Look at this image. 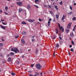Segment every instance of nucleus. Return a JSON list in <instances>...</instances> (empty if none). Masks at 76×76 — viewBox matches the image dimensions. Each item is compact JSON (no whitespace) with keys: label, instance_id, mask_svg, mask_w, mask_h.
Masks as SVG:
<instances>
[{"label":"nucleus","instance_id":"1","mask_svg":"<svg viewBox=\"0 0 76 76\" xmlns=\"http://www.w3.org/2000/svg\"><path fill=\"white\" fill-rule=\"evenodd\" d=\"M11 51H14L15 52V53H17V52H18V53H19V50H18V48H13L11 50Z\"/></svg>","mask_w":76,"mask_h":76},{"label":"nucleus","instance_id":"2","mask_svg":"<svg viewBox=\"0 0 76 76\" xmlns=\"http://www.w3.org/2000/svg\"><path fill=\"white\" fill-rule=\"evenodd\" d=\"M36 66L37 69H40L41 67H42V66H41L40 64H37L36 65Z\"/></svg>","mask_w":76,"mask_h":76},{"label":"nucleus","instance_id":"3","mask_svg":"<svg viewBox=\"0 0 76 76\" xmlns=\"http://www.w3.org/2000/svg\"><path fill=\"white\" fill-rule=\"evenodd\" d=\"M58 27L60 29L62 30V32H64V28H63V26H60V23H58Z\"/></svg>","mask_w":76,"mask_h":76},{"label":"nucleus","instance_id":"4","mask_svg":"<svg viewBox=\"0 0 76 76\" xmlns=\"http://www.w3.org/2000/svg\"><path fill=\"white\" fill-rule=\"evenodd\" d=\"M72 25V23H69L68 25L67 26V29H70L71 27V25Z\"/></svg>","mask_w":76,"mask_h":76},{"label":"nucleus","instance_id":"5","mask_svg":"<svg viewBox=\"0 0 76 76\" xmlns=\"http://www.w3.org/2000/svg\"><path fill=\"white\" fill-rule=\"evenodd\" d=\"M0 27L2 28V29H4L5 30V29L6 28H7V26H4L3 25H1L0 26Z\"/></svg>","mask_w":76,"mask_h":76},{"label":"nucleus","instance_id":"6","mask_svg":"<svg viewBox=\"0 0 76 76\" xmlns=\"http://www.w3.org/2000/svg\"><path fill=\"white\" fill-rule=\"evenodd\" d=\"M28 22H31V23H32V22H35V20H32L31 19H28Z\"/></svg>","mask_w":76,"mask_h":76},{"label":"nucleus","instance_id":"7","mask_svg":"<svg viewBox=\"0 0 76 76\" xmlns=\"http://www.w3.org/2000/svg\"><path fill=\"white\" fill-rule=\"evenodd\" d=\"M17 4L19 5V6H21L22 5V3L21 2H16Z\"/></svg>","mask_w":76,"mask_h":76},{"label":"nucleus","instance_id":"8","mask_svg":"<svg viewBox=\"0 0 76 76\" xmlns=\"http://www.w3.org/2000/svg\"><path fill=\"white\" fill-rule=\"evenodd\" d=\"M70 36L72 37V38H73V37L74 36V34H73V32H72L71 33H70Z\"/></svg>","mask_w":76,"mask_h":76},{"label":"nucleus","instance_id":"9","mask_svg":"<svg viewBox=\"0 0 76 76\" xmlns=\"http://www.w3.org/2000/svg\"><path fill=\"white\" fill-rule=\"evenodd\" d=\"M35 2L36 4H38L39 3V0H35Z\"/></svg>","mask_w":76,"mask_h":76},{"label":"nucleus","instance_id":"10","mask_svg":"<svg viewBox=\"0 0 76 76\" xmlns=\"http://www.w3.org/2000/svg\"><path fill=\"white\" fill-rule=\"evenodd\" d=\"M22 43H23V44H25V40H24V39H22Z\"/></svg>","mask_w":76,"mask_h":76},{"label":"nucleus","instance_id":"11","mask_svg":"<svg viewBox=\"0 0 76 76\" xmlns=\"http://www.w3.org/2000/svg\"><path fill=\"white\" fill-rule=\"evenodd\" d=\"M68 28L66 29H65V31H66V33L68 34L69 33V32L70 31V30L69 29H67Z\"/></svg>","mask_w":76,"mask_h":76},{"label":"nucleus","instance_id":"12","mask_svg":"<svg viewBox=\"0 0 76 76\" xmlns=\"http://www.w3.org/2000/svg\"><path fill=\"white\" fill-rule=\"evenodd\" d=\"M27 8L28 9H30L31 8V6L28 5L27 6Z\"/></svg>","mask_w":76,"mask_h":76},{"label":"nucleus","instance_id":"13","mask_svg":"<svg viewBox=\"0 0 76 76\" xmlns=\"http://www.w3.org/2000/svg\"><path fill=\"white\" fill-rule=\"evenodd\" d=\"M5 9L6 12H7V10H8V7H5Z\"/></svg>","mask_w":76,"mask_h":76},{"label":"nucleus","instance_id":"14","mask_svg":"<svg viewBox=\"0 0 76 76\" xmlns=\"http://www.w3.org/2000/svg\"><path fill=\"white\" fill-rule=\"evenodd\" d=\"M56 47L57 48H58V47H59V44L57 43L56 45Z\"/></svg>","mask_w":76,"mask_h":76},{"label":"nucleus","instance_id":"15","mask_svg":"<svg viewBox=\"0 0 76 76\" xmlns=\"http://www.w3.org/2000/svg\"><path fill=\"white\" fill-rule=\"evenodd\" d=\"M64 19H65V16L63 15V16L62 18V20H64Z\"/></svg>","mask_w":76,"mask_h":76},{"label":"nucleus","instance_id":"16","mask_svg":"<svg viewBox=\"0 0 76 76\" xmlns=\"http://www.w3.org/2000/svg\"><path fill=\"white\" fill-rule=\"evenodd\" d=\"M51 23V22L50 21H48V26H50V23Z\"/></svg>","mask_w":76,"mask_h":76},{"label":"nucleus","instance_id":"17","mask_svg":"<svg viewBox=\"0 0 76 76\" xmlns=\"http://www.w3.org/2000/svg\"><path fill=\"white\" fill-rule=\"evenodd\" d=\"M55 32H56V34H58V31L57 29H55Z\"/></svg>","mask_w":76,"mask_h":76},{"label":"nucleus","instance_id":"18","mask_svg":"<svg viewBox=\"0 0 76 76\" xmlns=\"http://www.w3.org/2000/svg\"><path fill=\"white\" fill-rule=\"evenodd\" d=\"M22 10V8H19V12H21V11Z\"/></svg>","mask_w":76,"mask_h":76},{"label":"nucleus","instance_id":"19","mask_svg":"<svg viewBox=\"0 0 76 76\" xmlns=\"http://www.w3.org/2000/svg\"><path fill=\"white\" fill-rule=\"evenodd\" d=\"M21 24H27V23L23 21V22H21Z\"/></svg>","mask_w":76,"mask_h":76},{"label":"nucleus","instance_id":"20","mask_svg":"<svg viewBox=\"0 0 76 76\" xmlns=\"http://www.w3.org/2000/svg\"><path fill=\"white\" fill-rule=\"evenodd\" d=\"M22 34H23V35H26V32L24 31L23 32Z\"/></svg>","mask_w":76,"mask_h":76},{"label":"nucleus","instance_id":"21","mask_svg":"<svg viewBox=\"0 0 76 76\" xmlns=\"http://www.w3.org/2000/svg\"><path fill=\"white\" fill-rule=\"evenodd\" d=\"M76 19V17H74L72 18V20H75Z\"/></svg>","mask_w":76,"mask_h":76},{"label":"nucleus","instance_id":"22","mask_svg":"<svg viewBox=\"0 0 76 76\" xmlns=\"http://www.w3.org/2000/svg\"><path fill=\"white\" fill-rule=\"evenodd\" d=\"M11 58H9L8 59V61H11Z\"/></svg>","mask_w":76,"mask_h":76},{"label":"nucleus","instance_id":"23","mask_svg":"<svg viewBox=\"0 0 76 76\" xmlns=\"http://www.w3.org/2000/svg\"><path fill=\"white\" fill-rule=\"evenodd\" d=\"M3 46V45L2 43H0V47H1Z\"/></svg>","mask_w":76,"mask_h":76},{"label":"nucleus","instance_id":"24","mask_svg":"<svg viewBox=\"0 0 76 76\" xmlns=\"http://www.w3.org/2000/svg\"><path fill=\"white\" fill-rule=\"evenodd\" d=\"M10 55H14V53L13 52H11L10 53Z\"/></svg>","mask_w":76,"mask_h":76},{"label":"nucleus","instance_id":"25","mask_svg":"<svg viewBox=\"0 0 76 76\" xmlns=\"http://www.w3.org/2000/svg\"><path fill=\"white\" fill-rule=\"evenodd\" d=\"M11 75L12 76H15V74L13 72H12L11 73Z\"/></svg>","mask_w":76,"mask_h":76},{"label":"nucleus","instance_id":"26","mask_svg":"<svg viewBox=\"0 0 76 76\" xmlns=\"http://www.w3.org/2000/svg\"><path fill=\"white\" fill-rule=\"evenodd\" d=\"M56 17L57 19H58V17H59V15H56Z\"/></svg>","mask_w":76,"mask_h":76},{"label":"nucleus","instance_id":"27","mask_svg":"<svg viewBox=\"0 0 76 76\" xmlns=\"http://www.w3.org/2000/svg\"><path fill=\"white\" fill-rule=\"evenodd\" d=\"M54 6H55L56 9V10H58V8H57V6L56 5H54Z\"/></svg>","mask_w":76,"mask_h":76},{"label":"nucleus","instance_id":"28","mask_svg":"<svg viewBox=\"0 0 76 76\" xmlns=\"http://www.w3.org/2000/svg\"><path fill=\"white\" fill-rule=\"evenodd\" d=\"M72 43V45H75V43H74V42H73V41H71Z\"/></svg>","mask_w":76,"mask_h":76},{"label":"nucleus","instance_id":"29","mask_svg":"<svg viewBox=\"0 0 76 76\" xmlns=\"http://www.w3.org/2000/svg\"><path fill=\"white\" fill-rule=\"evenodd\" d=\"M38 50H37V49H36V51L35 52L36 53H38Z\"/></svg>","mask_w":76,"mask_h":76},{"label":"nucleus","instance_id":"30","mask_svg":"<svg viewBox=\"0 0 76 76\" xmlns=\"http://www.w3.org/2000/svg\"><path fill=\"white\" fill-rule=\"evenodd\" d=\"M71 51L72 52H73L74 51V50H73V48H71Z\"/></svg>","mask_w":76,"mask_h":76},{"label":"nucleus","instance_id":"31","mask_svg":"<svg viewBox=\"0 0 76 76\" xmlns=\"http://www.w3.org/2000/svg\"><path fill=\"white\" fill-rule=\"evenodd\" d=\"M16 63L17 64H19V61H17L16 62Z\"/></svg>","mask_w":76,"mask_h":76},{"label":"nucleus","instance_id":"32","mask_svg":"<svg viewBox=\"0 0 76 76\" xmlns=\"http://www.w3.org/2000/svg\"><path fill=\"white\" fill-rule=\"evenodd\" d=\"M56 38V36H54L52 38L53 39H55Z\"/></svg>","mask_w":76,"mask_h":76},{"label":"nucleus","instance_id":"33","mask_svg":"<svg viewBox=\"0 0 76 76\" xmlns=\"http://www.w3.org/2000/svg\"><path fill=\"white\" fill-rule=\"evenodd\" d=\"M4 14H5L6 15H8V14L6 12H4Z\"/></svg>","mask_w":76,"mask_h":76},{"label":"nucleus","instance_id":"34","mask_svg":"<svg viewBox=\"0 0 76 76\" xmlns=\"http://www.w3.org/2000/svg\"><path fill=\"white\" fill-rule=\"evenodd\" d=\"M59 4H60V5H62V1H61V2H60L59 3Z\"/></svg>","mask_w":76,"mask_h":76},{"label":"nucleus","instance_id":"35","mask_svg":"<svg viewBox=\"0 0 76 76\" xmlns=\"http://www.w3.org/2000/svg\"><path fill=\"white\" fill-rule=\"evenodd\" d=\"M68 14H69V15H71L72 14V12H71L70 13H68Z\"/></svg>","mask_w":76,"mask_h":76},{"label":"nucleus","instance_id":"36","mask_svg":"<svg viewBox=\"0 0 76 76\" xmlns=\"http://www.w3.org/2000/svg\"><path fill=\"white\" fill-rule=\"evenodd\" d=\"M34 6H35L36 7L37 9H38V6L35 5H34Z\"/></svg>","mask_w":76,"mask_h":76},{"label":"nucleus","instance_id":"37","mask_svg":"<svg viewBox=\"0 0 76 76\" xmlns=\"http://www.w3.org/2000/svg\"><path fill=\"white\" fill-rule=\"evenodd\" d=\"M69 7H70V9H71V10H72V7H71V6H69Z\"/></svg>","mask_w":76,"mask_h":76},{"label":"nucleus","instance_id":"38","mask_svg":"<svg viewBox=\"0 0 76 76\" xmlns=\"http://www.w3.org/2000/svg\"><path fill=\"white\" fill-rule=\"evenodd\" d=\"M34 64H32L31 66V67H34Z\"/></svg>","mask_w":76,"mask_h":76},{"label":"nucleus","instance_id":"39","mask_svg":"<svg viewBox=\"0 0 76 76\" xmlns=\"http://www.w3.org/2000/svg\"><path fill=\"white\" fill-rule=\"evenodd\" d=\"M18 37H19L18 36H15V38H18Z\"/></svg>","mask_w":76,"mask_h":76},{"label":"nucleus","instance_id":"40","mask_svg":"<svg viewBox=\"0 0 76 76\" xmlns=\"http://www.w3.org/2000/svg\"><path fill=\"white\" fill-rule=\"evenodd\" d=\"M51 20L52 19L51 18H50V19H49L48 20L49 22H50V21H51Z\"/></svg>","mask_w":76,"mask_h":76},{"label":"nucleus","instance_id":"41","mask_svg":"<svg viewBox=\"0 0 76 76\" xmlns=\"http://www.w3.org/2000/svg\"><path fill=\"white\" fill-rule=\"evenodd\" d=\"M2 24H3V25H7V24H5V23H4L3 22H2Z\"/></svg>","mask_w":76,"mask_h":76},{"label":"nucleus","instance_id":"42","mask_svg":"<svg viewBox=\"0 0 76 76\" xmlns=\"http://www.w3.org/2000/svg\"><path fill=\"white\" fill-rule=\"evenodd\" d=\"M1 22H3V21H4V20H2L1 19Z\"/></svg>","mask_w":76,"mask_h":76},{"label":"nucleus","instance_id":"43","mask_svg":"<svg viewBox=\"0 0 76 76\" xmlns=\"http://www.w3.org/2000/svg\"><path fill=\"white\" fill-rule=\"evenodd\" d=\"M3 12V10H0V13H2Z\"/></svg>","mask_w":76,"mask_h":76},{"label":"nucleus","instance_id":"44","mask_svg":"<svg viewBox=\"0 0 76 76\" xmlns=\"http://www.w3.org/2000/svg\"><path fill=\"white\" fill-rule=\"evenodd\" d=\"M21 57H22V58H24V57H25L23 55Z\"/></svg>","mask_w":76,"mask_h":76},{"label":"nucleus","instance_id":"45","mask_svg":"<svg viewBox=\"0 0 76 76\" xmlns=\"http://www.w3.org/2000/svg\"><path fill=\"white\" fill-rule=\"evenodd\" d=\"M40 75H41V76H43V75H42V73L41 72V73H40Z\"/></svg>","mask_w":76,"mask_h":76},{"label":"nucleus","instance_id":"46","mask_svg":"<svg viewBox=\"0 0 76 76\" xmlns=\"http://www.w3.org/2000/svg\"><path fill=\"white\" fill-rule=\"evenodd\" d=\"M50 14H53V12H52L51 11H50Z\"/></svg>","mask_w":76,"mask_h":76},{"label":"nucleus","instance_id":"47","mask_svg":"<svg viewBox=\"0 0 76 76\" xmlns=\"http://www.w3.org/2000/svg\"><path fill=\"white\" fill-rule=\"evenodd\" d=\"M37 75V76H38V75H39V74L37 72H36V74Z\"/></svg>","mask_w":76,"mask_h":76},{"label":"nucleus","instance_id":"48","mask_svg":"<svg viewBox=\"0 0 76 76\" xmlns=\"http://www.w3.org/2000/svg\"><path fill=\"white\" fill-rule=\"evenodd\" d=\"M34 39H32V42H34Z\"/></svg>","mask_w":76,"mask_h":76},{"label":"nucleus","instance_id":"49","mask_svg":"<svg viewBox=\"0 0 76 76\" xmlns=\"http://www.w3.org/2000/svg\"><path fill=\"white\" fill-rule=\"evenodd\" d=\"M39 21H40V22H41V20L40 19H39Z\"/></svg>","mask_w":76,"mask_h":76},{"label":"nucleus","instance_id":"50","mask_svg":"<svg viewBox=\"0 0 76 76\" xmlns=\"http://www.w3.org/2000/svg\"><path fill=\"white\" fill-rule=\"evenodd\" d=\"M59 38L60 39H61V40L62 39L61 37H59Z\"/></svg>","mask_w":76,"mask_h":76},{"label":"nucleus","instance_id":"51","mask_svg":"<svg viewBox=\"0 0 76 76\" xmlns=\"http://www.w3.org/2000/svg\"><path fill=\"white\" fill-rule=\"evenodd\" d=\"M72 47V45H70L69 46V48H71V47Z\"/></svg>","mask_w":76,"mask_h":76},{"label":"nucleus","instance_id":"52","mask_svg":"<svg viewBox=\"0 0 76 76\" xmlns=\"http://www.w3.org/2000/svg\"><path fill=\"white\" fill-rule=\"evenodd\" d=\"M29 76H33L32 74H30Z\"/></svg>","mask_w":76,"mask_h":76},{"label":"nucleus","instance_id":"53","mask_svg":"<svg viewBox=\"0 0 76 76\" xmlns=\"http://www.w3.org/2000/svg\"><path fill=\"white\" fill-rule=\"evenodd\" d=\"M75 28H73V31H75Z\"/></svg>","mask_w":76,"mask_h":76},{"label":"nucleus","instance_id":"54","mask_svg":"<svg viewBox=\"0 0 76 76\" xmlns=\"http://www.w3.org/2000/svg\"><path fill=\"white\" fill-rule=\"evenodd\" d=\"M74 6H75V5H76V3H74Z\"/></svg>","mask_w":76,"mask_h":76},{"label":"nucleus","instance_id":"55","mask_svg":"<svg viewBox=\"0 0 76 76\" xmlns=\"http://www.w3.org/2000/svg\"><path fill=\"white\" fill-rule=\"evenodd\" d=\"M54 54H55V53H53V56H54V57H55V55Z\"/></svg>","mask_w":76,"mask_h":76},{"label":"nucleus","instance_id":"56","mask_svg":"<svg viewBox=\"0 0 76 76\" xmlns=\"http://www.w3.org/2000/svg\"><path fill=\"white\" fill-rule=\"evenodd\" d=\"M61 40H59V42H60V43L61 42Z\"/></svg>","mask_w":76,"mask_h":76},{"label":"nucleus","instance_id":"57","mask_svg":"<svg viewBox=\"0 0 76 76\" xmlns=\"http://www.w3.org/2000/svg\"><path fill=\"white\" fill-rule=\"evenodd\" d=\"M7 56H8V57H9V56H10V55L8 54V55H7Z\"/></svg>","mask_w":76,"mask_h":76},{"label":"nucleus","instance_id":"58","mask_svg":"<svg viewBox=\"0 0 76 76\" xmlns=\"http://www.w3.org/2000/svg\"><path fill=\"white\" fill-rule=\"evenodd\" d=\"M76 25H75V26H74V28H76Z\"/></svg>","mask_w":76,"mask_h":76},{"label":"nucleus","instance_id":"59","mask_svg":"<svg viewBox=\"0 0 76 76\" xmlns=\"http://www.w3.org/2000/svg\"><path fill=\"white\" fill-rule=\"evenodd\" d=\"M58 35H59V36H61V34H58Z\"/></svg>","mask_w":76,"mask_h":76},{"label":"nucleus","instance_id":"60","mask_svg":"<svg viewBox=\"0 0 76 76\" xmlns=\"http://www.w3.org/2000/svg\"><path fill=\"white\" fill-rule=\"evenodd\" d=\"M33 76H37V74L35 75H33Z\"/></svg>","mask_w":76,"mask_h":76},{"label":"nucleus","instance_id":"61","mask_svg":"<svg viewBox=\"0 0 76 76\" xmlns=\"http://www.w3.org/2000/svg\"><path fill=\"white\" fill-rule=\"evenodd\" d=\"M49 7H50V8H51V6L49 5Z\"/></svg>","mask_w":76,"mask_h":76},{"label":"nucleus","instance_id":"62","mask_svg":"<svg viewBox=\"0 0 76 76\" xmlns=\"http://www.w3.org/2000/svg\"><path fill=\"white\" fill-rule=\"evenodd\" d=\"M69 39H70V40H71V37H70Z\"/></svg>","mask_w":76,"mask_h":76},{"label":"nucleus","instance_id":"63","mask_svg":"<svg viewBox=\"0 0 76 76\" xmlns=\"http://www.w3.org/2000/svg\"><path fill=\"white\" fill-rule=\"evenodd\" d=\"M54 0H51V1H54Z\"/></svg>","mask_w":76,"mask_h":76},{"label":"nucleus","instance_id":"64","mask_svg":"<svg viewBox=\"0 0 76 76\" xmlns=\"http://www.w3.org/2000/svg\"><path fill=\"white\" fill-rule=\"evenodd\" d=\"M30 50H28V51H29Z\"/></svg>","mask_w":76,"mask_h":76}]
</instances>
